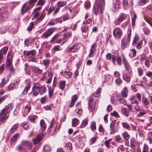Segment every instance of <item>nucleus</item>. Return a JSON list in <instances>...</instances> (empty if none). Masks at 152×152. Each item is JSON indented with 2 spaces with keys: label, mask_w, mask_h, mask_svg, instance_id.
Returning <instances> with one entry per match:
<instances>
[{
  "label": "nucleus",
  "mask_w": 152,
  "mask_h": 152,
  "mask_svg": "<svg viewBox=\"0 0 152 152\" xmlns=\"http://www.w3.org/2000/svg\"><path fill=\"white\" fill-rule=\"evenodd\" d=\"M46 91V87L45 85H42L39 83H36L32 88L31 93L33 96H36L39 93L40 95L45 93Z\"/></svg>",
  "instance_id": "f257e3e1"
},
{
  "label": "nucleus",
  "mask_w": 152,
  "mask_h": 152,
  "mask_svg": "<svg viewBox=\"0 0 152 152\" xmlns=\"http://www.w3.org/2000/svg\"><path fill=\"white\" fill-rule=\"evenodd\" d=\"M13 105L12 103L8 104L5 107L0 113V124H1L5 120L7 119L9 117V114H8L11 109Z\"/></svg>",
  "instance_id": "f03ea898"
},
{
  "label": "nucleus",
  "mask_w": 152,
  "mask_h": 152,
  "mask_svg": "<svg viewBox=\"0 0 152 152\" xmlns=\"http://www.w3.org/2000/svg\"><path fill=\"white\" fill-rule=\"evenodd\" d=\"M105 5L104 0H96V4L93 8L94 13L97 15L99 13H102Z\"/></svg>",
  "instance_id": "7ed1b4c3"
},
{
  "label": "nucleus",
  "mask_w": 152,
  "mask_h": 152,
  "mask_svg": "<svg viewBox=\"0 0 152 152\" xmlns=\"http://www.w3.org/2000/svg\"><path fill=\"white\" fill-rule=\"evenodd\" d=\"M131 35V29H129L128 30L127 35H125L121 41V47L124 49L129 43Z\"/></svg>",
  "instance_id": "20e7f679"
},
{
  "label": "nucleus",
  "mask_w": 152,
  "mask_h": 152,
  "mask_svg": "<svg viewBox=\"0 0 152 152\" xmlns=\"http://www.w3.org/2000/svg\"><path fill=\"white\" fill-rule=\"evenodd\" d=\"M13 57L12 54L11 53H8L7 56V60L6 62L7 66L8 67L10 70L13 71V68L12 66V58Z\"/></svg>",
  "instance_id": "39448f33"
},
{
  "label": "nucleus",
  "mask_w": 152,
  "mask_h": 152,
  "mask_svg": "<svg viewBox=\"0 0 152 152\" xmlns=\"http://www.w3.org/2000/svg\"><path fill=\"white\" fill-rule=\"evenodd\" d=\"M114 37L116 39H119L122 35L123 32L121 29L119 27H115L113 32Z\"/></svg>",
  "instance_id": "423d86ee"
},
{
  "label": "nucleus",
  "mask_w": 152,
  "mask_h": 152,
  "mask_svg": "<svg viewBox=\"0 0 152 152\" xmlns=\"http://www.w3.org/2000/svg\"><path fill=\"white\" fill-rule=\"evenodd\" d=\"M96 101L94 100L92 95L89 97L88 104L90 110L92 111L95 109Z\"/></svg>",
  "instance_id": "0eeeda50"
},
{
  "label": "nucleus",
  "mask_w": 152,
  "mask_h": 152,
  "mask_svg": "<svg viewBox=\"0 0 152 152\" xmlns=\"http://www.w3.org/2000/svg\"><path fill=\"white\" fill-rule=\"evenodd\" d=\"M66 1H60L57 3V5L58 6L55 10L53 14V15L54 16L57 14L59 11L60 8L62 7L65 6L66 4Z\"/></svg>",
  "instance_id": "6e6552de"
},
{
  "label": "nucleus",
  "mask_w": 152,
  "mask_h": 152,
  "mask_svg": "<svg viewBox=\"0 0 152 152\" xmlns=\"http://www.w3.org/2000/svg\"><path fill=\"white\" fill-rule=\"evenodd\" d=\"M55 28H50L46 30L42 34V36L45 38H47L56 30Z\"/></svg>",
  "instance_id": "1a4fd4ad"
},
{
  "label": "nucleus",
  "mask_w": 152,
  "mask_h": 152,
  "mask_svg": "<svg viewBox=\"0 0 152 152\" xmlns=\"http://www.w3.org/2000/svg\"><path fill=\"white\" fill-rule=\"evenodd\" d=\"M126 15L123 13H121L119 15V17L114 21V23L115 25L119 24L123 21L126 19Z\"/></svg>",
  "instance_id": "9d476101"
},
{
  "label": "nucleus",
  "mask_w": 152,
  "mask_h": 152,
  "mask_svg": "<svg viewBox=\"0 0 152 152\" xmlns=\"http://www.w3.org/2000/svg\"><path fill=\"white\" fill-rule=\"evenodd\" d=\"M97 45V43L96 42L94 43L91 45L89 53L88 55L89 57L90 58L93 56V54L96 50Z\"/></svg>",
  "instance_id": "9b49d317"
},
{
  "label": "nucleus",
  "mask_w": 152,
  "mask_h": 152,
  "mask_svg": "<svg viewBox=\"0 0 152 152\" xmlns=\"http://www.w3.org/2000/svg\"><path fill=\"white\" fill-rule=\"evenodd\" d=\"M80 49L79 45L77 44H75L68 48V50L71 52L76 53Z\"/></svg>",
  "instance_id": "f8f14e48"
},
{
  "label": "nucleus",
  "mask_w": 152,
  "mask_h": 152,
  "mask_svg": "<svg viewBox=\"0 0 152 152\" xmlns=\"http://www.w3.org/2000/svg\"><path fill=\"white\" fill-rule=\"evenodd\" d=\"M43 136L44 134L43 133H40L37 135V136L33 140L34 143L36 144L39 142L43 139Z\"/></svg>",
  "instance_id": "ddd939ff"
},
{
  "label": "nucleus",
  "mask_w": 152,
  "mask_h": 152,
  "mask_svg": "<svg viewBox=\"0 0 152 152\" xmlns=\"http://www.w3.org/2000/svg\"><path fill=\"white\" fill-rule=\"evenodd\" d=\"M29 10V5L27 3H25L22 7L20 12L22 15H23L26 12H27Z\"/></svg>",
  "instance_id": "4468645a"
},
{
  "label": "nucleus",
  "mask_w": 152,
  "mask_h": 152,
  "mask_svg": "<svg viewBox=\"0 0 152 152\" xmlns=\"http://www.w3.org/2000/svg\"><path fill=\"white\" fill-rule=\"evenodd\" d=\"M106 58L107 60H110L111 59L112 62L114 64L116 60L115 55H112L110 53H107L106 55Z\"/></svg>",
  "instance_id": "2eb2a0df"
},
{
  "label": "nucleus",
  "mask_w": 152,
  "mask_h": 152,
  "mask_svg": "<svg viewBox=\"0 0 152 152\" xmlns=\"http://www.w3.org/2000/svg\"><path fill=\"white\" fill-rule=\"evenodd\" d=\"M123 63L126 70H129L130 68V66L124 56H123Z\"/></svg>",
  "instance_id": "dca6fc26"
},
{
  "label": "nucleus",
  "mask_w": 152,
  "mask_h": 152,
  "mask_svg": "<svg viewBox=\"0 0 152 152\" xmlns=\"http://www.w3.org/2000/svg\"><path fill=\"white\" fill-rule=\"evenodd\" d=\"M128 94V90L127 87H124L121 92V95L124 98H126Z\"/></svg>",
  "instance_id": "f3484780"
},
{
  "label": "nucleus",
  "mask_w": 152,
  "mask_h": 152,
  "mask_svg": "<svg viewBox=\"0 0 152 152\" xmlns=\"http://www.w3.org/2000/svg\"><path fill=\"white\" fill-rule=\"evenodd\" d=\"M32 70L35 73L40 74L42 72L43 69H39L37 66H33L32 67Z\"/></svg>",
  "instance_id": "a211bd4d"
},
{
  "label": "nucleus",
  "mask_w": 152,
  "mask_h": 152,
  "mask_svg": "<svg viewBox=\"0 0 152 152\" xmlns=\"http://www.w3.org/2000/svg\"><path fill=\"white\" fill-rule=\"evenodd\" d=\"M18 127L19 125L18 124H15L10 129V132L11 133H13L17 130Z\"/></svg>",
  "instance_id": "6ab92c4d"
},
{
  "label": "nucleus",
  "mask_w": 152,
  "mask_h": 152,
  "mask_svg": "<svg viewBox=\"0 0 152 152\" xmlns=\"http://www.w3.org/2000/svg\"><path fill=\"white\" fill-rule=\"evenodd\" d=\"M135 98V96H133L130 98L129 99L131 103L132 104H135L136 105L135 107H136L137 106V105L139 104V103L138 102L134 99Z\"/></svg>",
  "instance_id": "aec40b11"
},
{
  "label": "nucleus",
  "mask_w": 152,
  "mask_h": 152,
  "mask_svg": "<svg viewBox=\"0 0 152 152\" xmlns=\"http://www.w3.org/2000/svg\"><path fill=\"white\" fill-rule=\"evenodd\" d=\"M117 101L119 102L120 104H125L126 103V101L125 99L123 98L122 97L120 96H118L117 98Z\"/></svg>",
  "instance_id": "412c9836"
},
{
  "label": "nucleus",
  "mask_w": 152,
  "mask_h": 152,
  "mask_svg": "<svg viewBox=\"0 0 152 152\" xmlns=\"http://www.w3.org/2000/svg\"><path fill=\"white\" fill-rule=\"evenodd\" d=\"M121 111L122 114L126 117H128L129 116V112L126 108L124 107L121 108Z\"/></svg>",
  "instance_id": "4be33fe9"
},
{
  "label": "nucleus",
  "mask_w": 152,
  "mask_h": 152,
  "mask_svg": "<svg viewBox=\"0 0 152 152\" xmlns=\"http://www.w3.org/2000/svg\"><path fill=\"white\" fill-rule=\"evenodd\" d=\"M41 129L42 131L44 130L46 127V124L43 120H41L40 121Z\"/></svg>",
  "instance_id": "5701e85b"
},
{
  "label": "nucleus",
  "mask_w": 152,
  "mask_h": 152,
  "mask_svg": "<svg viewBox=\"0 0 152 152\" xmlns=\"http://www.w3.org/2000/svg\"><path fill=\"white\" fill-rule=\"evenodd\" d=\"M9 79L8 77H6V78H3L1 82L0 86L1 87H3L8 82Z\"/></svg>",
  "instance_id": "b1692460"
},
{
  "label": "nucleus",
  "mask_w": 152,
  "mask_h": 152,
  "mask_svg": "<svg viewBox=\"0 0 152 152\" xmlns=\"http://www.w3.org/2000/svg\"><path fill=\"white\" fill-rule=\"evenodd\" d=\"M142 102L145 106H147L149 104V102L147 98L145 96H143L142 98Z\"/></svg>",
  "instance_id": "393cba45"
},
{
  "label": "nucleus",
  "mask_w": 152,
  "mask_h": 152,
  "mask_svg": "<svg viewBox=\"0 0 152 152\" xmlns=\"http://www.w3.org/2000/svg\"><path fill=\"white\" fill-rule=\"evenodd\" d=\"M122 126L124 129L128 130H130L131 129V127L129 124L126 122H123L122 123Z\"/></svg>",
  "instance_id": "a878e982"
},
{
  "label": "nucleus",
  "mask_w": 152,
  "mask_h": 152,
  "mask_svg": "<svg viewBox=\"0 0 152 152\" xmlns=\"http://www.w3.org/2000/svg\"><path fill=\"white\" fill-rule=\"evenodd\" d=\"M30 83H27V86H26L25 88L23 90L22 94L24 95H25L27 94L28 91L30 89Z\"/></svg>",
  "instance_id": "bb28decb"
},
{
  "label": "nucleus",
  "mask_w": 152,
  "mask_h": 152,
  "mask_svg": "<svg viewBox=\"0 0 152 152\" xmlns=\"http://www.w3.org/2000/svg\"><path fill=\"white\" fill-rule=\"evenodd\" d=\"M50 61V60L46 59L43 61V64L45 66V69H46L49 65Z\"/></svg>",
  "instance_id": "cd10ccee"
},
{
  "label": "nucleus",
  "mask_w": 152,
  "mask_h": 152,
  "mask_svg": "<svg viewBox=\"0 0 152 152\" xmlns=\"http://www.w3.org/2000/svg\"><path fill=\"white\" fill-rule=\"evenodd\" d=\"M79 121L77 118H74L72 121V126L73 127H76L79 123Z\"/></svg>",
  "instance_id": "c85d7f7f"
},
{
  "label": "nucleus",
  "mask_w": 152,
  "mask_h": 152,
  "mask_svg": "<svg viewBox=\"0 0 152 152\" xmlns=\"http://www.w3.org/2000/svg\"><path fill=\"white\" fill-rule=\"evenodd\" d=\"M123 78L124 80H126L127 83L129 82L130 79V77L127 76L125 73H124L123 74Z\"/></svg>",
  "instance_id": "c756f323"
},
{
  "label": "nucleus",
  "mask_w": 152,
  "mask_h": 152,
  "mask_svg": "<svg viewBox=\"0 0 152 152\" xmlns=\"http://www.w3.org/2000/svg\"><path fill=\"white\" fill-rule=\"evenodd\" d=\"M8 48L5 47L4 48L1 50L0 51V54L3 57V55L5 54L7 52L8 50Z\"/></svg>",
  "instance_id": "7c9ffc66"
},
{
  "label": "nucleus",
  "mask_w": 152,
  "mask_h": 152,
  "mask_svg": "<svg viewBox=\"0 0 152 152\" xmlns=\"http://www.w3.org/2000/svg\"><path fill=\"white\" fill-rule=\"evenodd\" d=\"M24 150V147L20 144L18 145L15 148V150L19 152H21Z\"/></svg>",
  "instance_id": "2f4dec72"
},
{
  "label": "nucleus",
  "mask_w": 152,
  "mask_h": 152,
  "mask_svg": "<svg viewBox=\"0 0 152 152\" xmlns=\"http://www.w3.org/2000/svg\"><path fill=\"white\" fill-rule=\"evenodd\" d=\"M90 127L91 130L93 132L96 130V125L95 122L93 121L91 122Z\"/></svg>",
  "instance_id": "473e14b6"
},
{
  "label": "nucleus",
  "mask_w": 152,
  "mask_h": 152,
  "mask_svg": "<svg viewBox=\"0 0 152 152\" xmlns=\"http://www.w3.org/2000/svg\"><path fill=\"white\" fill-rule=\"evenodd\" d=\"M88 120L87 119L84 120L80 125L81 127L83 128L86 126L88 124Z\"/></svg>",
  "instance_id": "72a5a7b5"
},
{
  "label": "nucleus",
  "mask_w": 152,
  "mask_h": 152,
  "mask_svg": "<svg viewBox=\"0 0 152 152\" xmlns=\"http://www.w3.org/2000/svg\"><path fill=\"white\" fill-rule=\"evenodd\" d=\"M19 134H15L11 139L10 141V144L15 142L17 139Z\"/></svg>",
  "instance_id": "f704fd0d"
},
{
  "label": "nucleus",
  "mask_w": 152,
  "mask_h": 152,
  "mask_svg": "<svg viewBox=\"0 0 152 152\" xmlns=\"http://www.w3.org/2000/svg\"><path fill=\"white\" fill-rule=\"evenodd\" d=\"M101 88H99L93 94L94 96L96 97H99L101 92Z\"/></svg>",
  "instance_id": "c9c22d12"
},
{
  "label": "nucleus",
  "mask_w": 152,
  "mask_h": 152,
  "mask_svg": "<svg viewBox=\"0 0 152 152\" xmlns=\"http://www.w3.org/2000/svg\"><path fill=\"white\" fill-rule=\"evenodd\" d=\"M116 123V122L115 121H113L111 123L110 127L111 128V132L110 133H114V132H113V129L115 126Z\"/></svg>",
  "instance_id": "e433bc0d"
},
{
  "label": "nucleus",
  "mask_w": 152,
  "mask_h": 152,
  "mask_svg": "<svg viewBox=\"0 0 152 152\" xmlns=\"http://www.w3.org/2000/svg\"><path fill=\"white\" fill-rule=\"evenodd\" d=\"M136 53V50L134 49H132L131 50V52L129 54V55L131 58H133L135 57Z\"/></svg>",
  "instance_id": "4c0bfd02"
},
{
  "label": "nucleus",
  "mask_w": 152,
  "mask_h": 152,
  "mask_svg": "<svg viewBox=\"0 0 152 152\" xmlns=\"http://www.w3.org/2000/svg\"><path fill=\"white\" fill-rule=\"evenodd\" d=\"M123 137L125 140H128L130 137V135L126 132H124L122 134Z\"/></svg>",
  "instance_id": "58836bf2"
},
{
  "label": "nucleus",
  "mask_w": 152,
  "mask_h": 152,
  "mask_svg": "<svg viewBox=\"0 0 152 152\" xmlns=\"http://www.w3.org/2000/svg\"><path fill=\"white\" fill-rule=\"evenodd\" d=\"M37 118V115H35L31 116L29 117L28 119L31 122L34 123L35 120Z\"/></svg>",
  "instance_id": "ea45409f"
},
{
  "label": "nucleus",
  "mask_w": 152,
  "mask_h": 152,
  "mask_svg": "<svg viewBox=\"0 0 152 152\" xmlns=\"http://www.w3.org/2000/svg\"><path fill=\"white\" fill-rule=\"evenodd\" d=\"M149 1V0H139L138 4L140 5H142L146 3Z\"/></svg>",
  "instance_id": "a19ab883"
},
{
  "label": "nucleus",
  "mask_w": 152,
  "mask_h": 152,
  "mask_svg": "<svg viewBox=\"0 0 152 152\" xmlns=\"http://www.w3.org/2000/svg\"><path fill=\"white\" fill-rule=\"evenodd\" d=\"M64 75L66 78H69L72 76V73L71 72L65 71L64 72Z\"/></svg>",
  "instance_id": "79ce46f5"
},
{
  "label": "nucleus",
  "mask_w": 152,
  "mask_h": 152,
  "mask_svg": "<svg viewBox=\"0 0 152 152\" xmlns=\"http://www.w3.org/2000/svg\"><path fill=\"white\" fill-rule=\"evenodd\" d=\"M149 150V147L145 143L143 145V150L142 152H148Z\"/></svg>",
  "instance_id": "37998d69"
},
{
  "label": "nucleus",
  "mask_w": 152,
  "mask_h": 152,
  "mask_svg": "<svg viewBox=\"0 0 152 152\" xmlns=\"http://www.w3.org/2000/svg\"><path fill=\"white\" fill-rule=\"evenodd\" d=\"M29 142L28 141L24 140L21 141L20 144L24 147H27L29 144Z\"/></svg>",
  "instance_id": "c03bdc74"
},
{
  "label": "nucleus",
  "mask_w": 152,
  "mask_h": 152,
  "mask_svg": "<svg viewBox=\"0 0 152 152\" xmlns=\"http://www.w3.org/2000/svg\"><path fill=\"white\" fill-rule=\"evenodd\" d=\"M142 44L143 40L141 39L138 42L136 46L137 48L139 49L141 48L142 46Z\"/></svg>",
  "instance_id": "a18cd8bd"
},
{
  "label": "nucleus",
  "mask_w": 152,
  "mask_h": 152,
  "mask_svg": "<svg viewBox=\"0 0 152 152\" xmlns=\"http://www.w3.org/2000/svg\"><path fill=\"white\" fill-rule=\"evenodd\" d=\"M139 37L137 36H136L134 39V40H133V42H132V45H135L139 41Z\"/></svg>",
  "instance_id": "49530a36"
},
{
  "label": "nucleus",
  "mask_w": 152,
  "mask_h": 152,
  "mask_svg": "<svg viewBox=\"0 0 152 152\" xmlns=\"http://www.w3.org/2000/svg\"><path fill=\"white\" fill-rule=\"evenodd\" d=\"M136 18L137 15L135 13H134L132 20V26H134L135 25V22Z\"/></svg>",
  "instance_id": "de8ad7c7"
},
{
  "label": "nucleus",
  "mask_w": 152,
  "mask_h": 152,
  "mask_svg": "<svg viewBox=\"0 0 152 152\" xmlns=\"http://www.w3.org/2000/svg\"><path fill=\"white\" fill-rule=\"evenodd\" d=\"M84 6L85 8L86 9H88L91 7V4L90 1H86L85 2Z\"/></svg>",
  "instance_id": "09e8293b"
},
{
  "label": "nucleus",
  "mask_w": 152,
  "mask_h": 152,
  "mask_svg": "<svg viewBox=\"0 0 152 152\" xmlns=\"http://www.w3.org/2000/svg\"><path fill=\"white\" fill-rule=\"evenodd\" d=\"M54 90V88H49V97L52 98V96L53 94V91Z\"/></svg>",
  "instance_id": "8fccbe9b"
},
{
  "label": "nucleus",
  "mask_w": 152,
  "mask_h": 152,
  "mask_svg": "<svg viewBox=\"0 0 152 152\" xmlns=\"http://www.w3.org/2000/svg\"><path fill=\"white\" fill-rule=\"evenodd\" d=\"M66 82L64 80L62 81L60 83V88L61 89H63L65 86Z\"/></svg>",
  "instance_id": "3c124183"
},
{
  "label": "nucleus",
  "mask_w": 152,
  "mask_h": 152,
  "mask_svg": "<svg viewBox=\"0 0 152 152\" xmlns=\"http://www.w3.org/2000/svg\"><path fill=\"white\" fill-rule=\"evenodd\" d=\"M65 147L67 148V150H70L72 149V145L70 142H69L66 143L65 146Z\"/></svg>",
  "instance_id": "603ef678"
},
{
  "label": "nucleus",
  "mask_w": 152,
  "mask_h": 152,
  "mask_svg": "<svg viewBox=\"0 0 152 152\" xmlns=\"http://www.w3.org/2000/svg\"><path fill=\"white\" fill-rule=\"evenodd\" d=\"M46 15V13L45 12H43L40 16L38 18L37 20L39 21H42Z\"/></svg>",
  "instance_id": "864d4df0"
},
{
  "label": "nucleus",
  "mask_w": 152,
  "mask_h": 152,
  "mask_svg": "<svg viewBox=\"0 0 152 152\" xmlns=\"http://www.w3.org/2000/svg\"><path fill=\"white\" fill-rule=\"evenodd\" d=\"M43 150L45 152H48L50 151V148L49 146L47 145H45L43 147Z\"/></svg>",
  "instance_id": "5fc2aeb1"
},
{
  "label": "nucleus",
  "mask_w": 152,
  "mask_h": 152,
  "mask_svg": "<svg viewBox=\"0 0 152 152\" xmlns=\"http://www.w3.org/2000/svg\"><path fill=\"white\" fill-rule=\"evenodd\" d=\"M111 141V140L110 139H109L108 140L105 141L104 143L106 145V146L107 147L108 149H109L110 147V145H109Z\"/></svg>",
  "instance_id": "6e6d98bb"
},
{
  "label": "nucleus",
  "mask_w": 152,
  "mask_h": 152,
  "mask_svg": "<svg viewBox=\"0 0 152 152\" xmlns=\"http://www.w3.org/2000/svg\"><path fill=\"white\" fill-rule=\"evenodd\" d=\"M122 138L120 135H117L115 137V140L118 142H121Z\"/></svg>",
  "instance_id": "4d7b16f0"
},
{
  "label": "nucleus",
  "mask_w": 152,
  "mask_h": 152,
  "mask_svg": "<svg viewBox=\"0 0 152 152\" xmlns=\"http://www.w3.org/2000/svg\"><path fill=\"white\" fill-rule=\"evenodd\" d=\"M145 74L148 77L152 79V72L151 71H147L146 72Z\"/></svg>",
  "instance_id": "13d9d810"
},
{
  "label": "nucleus",
  "mask_w": 152,
  "mask_h": 152,
  "mask_svg": "<svg viewBox=\"0 0 152 152\" xmlns=\"http://www.w3.org/2000/svg\"><path fill=\"white\" fill-rule=\"evenodd\" d=\"M34 24L33 22L31 23L27 28V30L29 31H31V29L34 28Z\"/></svg>",
  "instance_id": "bf43d9fd"
},
{
  "label": "nucleus",
  "mask_w": 152,
  "mask_h": 152,
  "mask_svg": "<svg viewBox=\"0 0 152 152\" xmlns=\"http://www.w3.org/2000/svg\"><path fill=\"white\" fill-rule=\"evenodd\" d=\"M111 115L116 118H119L120 117L118 113L115 111H114L113 113H112Z\"/></svg>",
  "instance_id": "052dcab7"
},
{
  "label": "nucleus",
  "mask_w": 152,
  "mask_h": 152,
  "mask_svg": "<svg viewBox=\"0 0 152 152\" xmlns=\"http://www.w3.org/2000/svg\"><path fill=\"white\" fill-rule=\"evenodd\" d=\"M53 50L56 51L60 50H61V49L59 45H56L54 47Z\"/></svg>",
  "instance_id": "680f3d73"
},
{
  "label": "nucleus",
  "mask_w": 152,
  "mask_h": 152,
  "mask_svg": "<svg viewBox=\"0 0 152 152\" xmlns=\"http://www.w3.org/2000/svg\"><path fill=\"white\" fill-rule=\"evenodd\" d=\"M78 99L77 94H75L72 96V101L74 102H75Z\"/></svg>",
  "instance_id": "e2e57ef3"
},
{
  "label": "nucleus",
  "mask_w": 152,
  "mask_h": 152,
  "mask_svg": "<svg viewBox=\"0 0 152 152\" xmlns=\"http://www.w3.org/2000/svg\"><path fill=\"white\" fill-rule=\"evenodd\" d=\"M36 54V52L34 50H32L29 51V56H34Z\"/></svg>",
  "instance_id": "0e129e2a"
},
{
  "label": "nucleus",
  "mask_w": 152,
  "mask_h": 152,
  "mask_svg": "<svg viewBox=\"0 0 152 152\" xmlns=\"http://www.w3.org/2000/svg\"><path fill=\"white\" fill-rule=\"evenodd\" d=\"M22 125L25 129L27 130L30 129V126H28V125L25 123H23L22 124Z\"/></svg>",
  "instance_id": "69168bd1"
},
{
  "label": "nucleus",
  "mask_w": 152,
  "mask_h": 152,
  "mask_svg": "<svg viewBox=\"0 0 152 152\" xmlns=\"http://www.w3.org/2000/svg\"><path fill=\"white\" fill-rule=\"evenodd\" d=\"M45 0H39L37 5L42 6L45 3Z\"/></svg>",
  "instance_id": "338daca9"
},
{
  "label": "nucleus",
  "mask_w": 152,
  "mask_h": 152,
  "mask_svg": "<svg viewBox=\"0 0 152 152\" xmlns=\"http://www.w3.org/2000/svg\"><path fill=\"white\" fill-rule=\"evenodd\" d=\"M55 7L53 6H51L49 8L48 12V14H50L53 12L55 10Z\"/></svg>",
  "instance_id": "774afa93"
}]
</instances>
